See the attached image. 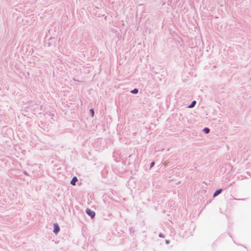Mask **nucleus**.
I'll use <instances>...</instances> for the list:
<instances>
[{"label":"nucleus","mask_w":251,"mask_h":251,"mask_svg":"<svg viewBox=\"0 0 251 251\" xmlns=\"http://www.w3.org/2000/svg\"><path fill=\"white\" fill-rule=\"evenodd\" d=\"M86 212L92 218H93L95 216V212L91 210L90 209H88V208L86 209Z\"/></svg>","instance_id":"1"},{"label":"nucleus","mask_w":251,"mask_h":251,"mask_svg":"<svg viewBox=\"0 0 251 251\" xmlns=\"http://www.w3.org/2000/svg\"><path fill=\"white\" fill-rule=\"evenodd\" d=\"M53 226H54L53 232L55 234H56L59 231L60 228H59V227L56 224H54Z\"/></svg>","instance_id":"2"},{"label":"nucleus","mask_w":251,"mask_h":251,"mask_svg":"<svg viewBox=\"0 0 251 251\" xmlns=\"http://www.w3.org/2000/svg\"><path fill=\"white\" fill-rule=\"evenodd\" d=\"M77 181V178L75 176L73 178V179H72L71 181V184H72L73 185H75V182Z\"/></svg>","instance_id":"3"},{"label":"nucleus","mask_w":251,"mask_h":251,"mask_svg":"<svg viewBox=\"0 0 251 251\" xmlns=\"http://www.w3.org/2000/svg\"><path fill=\"white\" fill-rule=\"evenodd\" d=\"M221 191L222 190L221 189L216 191L213 195V196L214 197L217 196L218 195H219L221 192Z\"/></svg>","instance_id":"4"},{"label":"nucleus","mask_w":251,"mask_h":251,"mask_svg":"<svg viewBox=\"0 0 251 251\" xmlns=\"http://www.w3.org/2000/svg\"><path fill=\"white\" fill-rule=\"evenodd\" d=\"M195 103H196V101H195V100H194V101L192 102V103H191L190 105H189V106H188V107H189V108H192V107H193L195 105Z\"/></svg>","instance_id":"5"},{"label":"nucleus","mask_w":251,"mask_h":251,"mask_svg":"<svg viewBox=\"0 0 251 251\" xmlns=\"http://www.w3.org/2000/svg\"><path fill=\"white\" fill-rule=\"evenodd\" d=\"M203 131L205 133H208L209 132V129L208 128H204Z\"/></svg>","instance_id":"6"},{"label":"nucleus","mask_w":251,"mask_h":251,"mask_svg":"<svg viewBox=\"0 0 251 251\" xmlns=\"http://www.w3.org/2000/svg\"><path fill=\"white\" fill-rule=\"evenodd\" d=\"M131 93L133 94H137L138 93V90L136 89H134L131 91Z\"/></svg>","instance_id":"7"},{"label":"nucleus","mask_w":251,"mask_h":251,"mask_svg":"<svg viewBox=\"0 0 251 251\" xmlns=\"http://www.w3.org/2000/svg\"><path fill=\"white\" fill-rule=\"evenodd\" d=\"M90 111L91 113L92 116L93 117L94 116V110L93 109H91Z\"/></svg>","instance_id":"8"},{"label":"nucleus","mask_w":251,"mask_h":251,"mask_svg":"<svg viewBox=\"0 0 251 251\" xmlns=\"http://www.w3.org/2000/svg\"><path fill=\"white\" fill-rule=\"evenodd\" d=\"M154 164V162H152L151 164V168L152 167V166H153Z\"/></svg>","instance_id":"9"}]
</instances>
